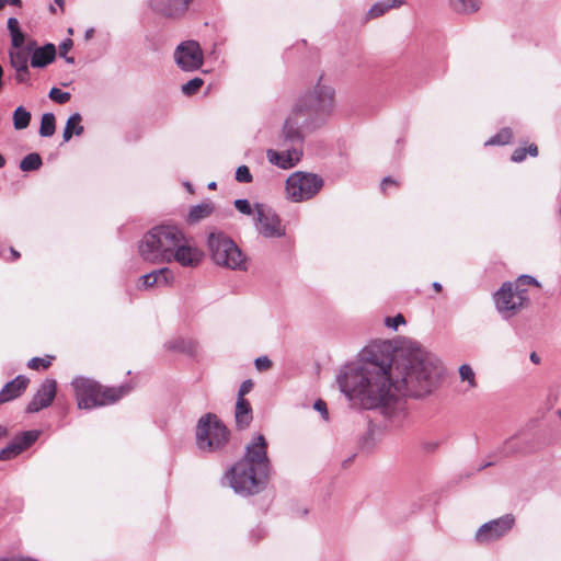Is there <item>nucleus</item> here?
<instances>
[{
    "instance_id": "1",
    "label": "nucleus",
    "mask_w": 561,
    "mask_h": 561,
    "mask_svg": "<svg viewBox=\"0 0 561 561\" xmlns=\"http://www.w3.org/2000/svg\"><path fill=\"white\" fill-rule=\"evenodd\" d=\"M442 374L440 360L425 350L391 356L381 346L371 345L360 352L359 362L341 369L337 383L341 391L350 400L358 401L362 408L380 409L385 415H390L397 393L422 398L431 393Z\"/></svg>"
},
{
    "instance_id": "2",
    "label": "nucleus",
    "mask_w": 561,
    "mask_h": 561,
    "mask_svg": "<svg viewBox=\"0 0 561 561\" xmlns=\"http://www.w3.org/2000/svg\"><path fill=\"white\" fill-rule=\"evenodd\" d=\"M267 446L264 435L257 434L247 445L243 457L226 472L225 478L237 494L251 496L266 488L271 472Z\"/></svg>"
},
{
    "instance_id": "3",
    "label": "nucleus",
    "mask_w": 561,
    "mask_h": 561,
    "mask_svg": "<svg viewBox=\"0 0 561 561\" xmlns=\"http://www.w3.org/2000/svg\"><path fill=\"white\" fill-rule=\"evenodd\" d=\"M334 106L333 88L321 83V79L312 90L307 91L297 100L294 112L302 117V126L312 131L325 124Z\"/></svg>"
},
{
    "instance_id": "4",
    "label": "nucleus",
    "mask_w": 561,
    "mask_h": 561,
    "mask_svg": "<svg viewBox=\"0 0 561 561\" xmlns=\"http://www.w3.org/2000/svg\"><path fill=\"white\" fill-rule=\"evenodd\" d=\"M183 231L172 225H160L153 227L138 243L140 257L149 263H170V254Z\"/></svg>"
},
{
    "instance_id": "5",
    "label": "nucleus",
    "mask_w": 561,
    "mask_h": 561,
    "mask_svg": "<svg viewBox=\"0 0 561 561\" xmlns=\"http://www.w3.org/2000/svg\"><path fill=\"white\" fill-rule=\"evenodd\" d=\"M71 386L76 393L78 408L84 410L113 404L131 389L128 385L103 388L98 381L82 376L76 377Z\"/></svg>"
},
{
    "instance_id": "6",
    "label": "nucleus",
    "mask_w": 561,
    "mask_h": 561,
    "mask_svg": "<svg viewBox=\"0 0 561 561\" xmlns=\"http://www.w3.org/2000/svg\"><path fill=\"white\" fill-rule=\"evenodd\" d=\"M230 431L215 413L202 415L195 427V440L199 451L214 454L221 451L229 443Z\"/></svg>"
},
{
    "instance_id": "7",
    "label": "nucleus",
    "mask_w": 561,
    "mask_h": 561,
    "mask_svg": "<svg viewBox=\"0 0 561 561\" xmlns=\"http://www.w3.org/2000/svg\"><path fill=\"white\" fill-rule=\"evenodd\" d=\"M208 250L213 261L230 270H245V256L226 233L213 231L208 234Z\"/></svg>"
},
{
    "instance_id": "8",
    "label": "nucleus",
    "mask_w": 561,
    "mask_h": 561,
    "mask_svg": "<svg viewBox=\"0 0 561 561\" xmlns=\"http://www.w3.org/2000/svg\"><path fill=\"white\" fill-rule=\"evenodd\" d=\"M496 309L505 317L515 314L526 301L528 295L526 289H516L512 282H505L494 294Z\"/></svg>"
},
{
    "instance_id": "9",
    "label": "nucleus",
    "mask_w": 561,
    "mask_h": 561,
    "mask_svg": "<svg viewBox=\"0 0 561 561\" xmlns=\"http://www.w3.org/2000/svg\"><path fill=\"white\" fill-rule=\"evenodd\" d=\"M174 61L183 71L198 70L204 64V55L198 42L185 41L179 44L174 50Z\"/></svg>"
},
{
    "instance_id": "10",
    "label": "nucleus",
    "mask_w": 561,
    "mask_h": 561,
    "mask_svg": "<svg viewBox=\"0 0 561 561\" xmlns=\"http://www.w3.org/2000/svg\"><path fill=\"white\" fill-rule=\"evenodd\" d=\"M323 186V178H286V193L298 203L314 196Z\"/></svg>"
},
{
    "instance_id": "11",
    "label": "nucleus",
    "mask_w": 561,
    "mask_h": 561,
    "mask_svg": "<svg viewBox=\"0 0 561 561\" xmlns=\"http://www.w3.org/2000/svg\"><path fill=\"white\" fill-rule=\"evenodd\" d=\"M256 229L264 238H280L286 233L279 216L263 204L255 205Z\"/></svg>"
},
{
    "instance_id": "12",
    "label": "nucleus",
    "mask_w": 561,
    "mask_h": 561,
    "mask_svg": "<svg viewBox=\"0 0 561 561\" xmlns=\"http://www.w3.org/2000/svg\"><path fill=\"white\" fill-rule=\"evenodd\" d=\"M515 518L506 514L496 519L484 523L476 533V540L479 543H489L506 535L514 526Z\"/></svg>"
},
{
    "instance_id": "13",
    "label": "nucleus",
    "mask_w": 561,
    "mask_h": 561,
    "mask_svg": "<svg viewBox=\"0 0 561 561\" xmlns=\"http://www.w3.org/2000/svg\"><path fill=\"white\" fill-rule=\"evenodd\" d=\"M179 240L181 242H176L174 250L170 254V263L174 261L183 267L197 266L202 261L203 253L188 243L184 233H182Z\"/></svg>"
},
{
    "instance_id": "14",
    "label": "nucleus",
    "mask_w": 561,
    "mask_h": 561,
    "mask_svg": "<svg viewBox=\"0 0 561 561\" xmlns=\"http://www.w3.org/2000/svg\"><path fill=\"white\" fill-rule=\"evenodd\" d=\"M37 430L24 431L18 434L13 440L0 450V460L7 461L30 448L39 437Z\"/></svg>"
},
{
    "instance_id": "15",
    "label": "nucleus",
    "mask_w": 561,
    "mask_h": 561,
    "mask_svg": "<svg viewBox=\"0 0 561 561\" xmlns=\"http://www.w3.org/2000/svg\"><path fill=\"white\" fill-rule=\"evenodd\" d=\"M304 130L307 129L302 126V117L296 115L293 111L283 125L282 136L284 145H288L289 148L297 147L301 149L305 141Z\"/></svg>"
},
{
    "instance_id": "16",
    "label": "nucleus",
    "mask_w": 561,
    "mask_h": 561,
    "mask_svg": "<svg viewBox=\"0 0 561 561\" xmlns=\"http://www.w3.org/2000/svg\"><path fill=\"white\" fill-rule=\"evenodd\" d=\"M57 382L55 379H45L26 408L27 413H36L48 408L56 397Z\"/></svg>"
},
{
    "instance_id": "17",
    "label": "nucleus",
    "mask_w": 561,
    "mask_h": 561,
    "mask_svg": "<svg viewBox=\"0 0 561 561\" xmlns=\"http://www.w3.org/2000/svg\"><path fill=\"white\" fill-rule=\"evenodd\" d=\"M193 0H149L150 8L168 19H178L188 9Z\"/></svg>"
},
{
    "instance_id": "18",
    "label": "nucleus",
    "mask_w": 561,
    "mask_h": 561,
    "mask_svg": "<svg viewBox=\"0 0 561 561\" xmlns=\"http://www.w3.org/2000/svg\"><path fill=\"white\" fill-rule=\"evenodd\" d=\"M302 149L297 147L287 148L282 151L268 149L266 151L267 160L271 164L276 165L283 170L290 169L300 160Z\"/></svg>"
},
{
    "instance_id": "19",
    "label": "nucleus",
    "mask_w": 561,
    "mask_h": 561,
    "mask_svg": "<svg viewBox=\"0 0 561 561\" xmlns=\"http://www.w3.org/2000/svg\"><path fill=\"white\" fill-rule=\"evenodd\" d=\"M30 379L24 375L16 376L13 380L7 382L0 390V404L12 401L26 390Z\"/></svg>"
},
{
    "instance_id": "20",
    "label": "nucleus",
    "mask_w": 561,
    "mask_h": 561,
    "mask_svg": "<svg viewBox=\"0 0 561 561\" xmlns=\"http://www.w3.org/2000/svg\"><path fill=\"white\" fill-rule=\"evenodd\" d=\"M141 287L168 286L174 280V274L169 267H161L141 276Z\"/></svg>"
},
{
    "instance_id": "21",
    "label": "nucleus",
    "mask_w": 561,
    "mask_h": 561,
    "mask_svg": "<svg viewBox=\"0 0 561 561\" xmlns=\"http://www.w3.org/2000/svg\"><path fill=\"white\" fill-rule=\"evenodd\" d=\"M56 58V47L51 43L41 46L30 57V64L33 68H45Z\"/></svg>"
},
{
    "instance_id": "22",
    "label": "nucleus",
    "mask_w": 561,
    "mask_h": 561,
    "mask_svg": "<svg viewBox=\"0 0 561 561\" xmlns=\"http://www.w3.org/2000/svg\"><path fill=\"white\" fill-rule=\"evenodd\" d=\"M236 425L239 430L247 428L253 420L250 402L244 398H238L234 410Z\"/></svg>"
},
{
    "instance_id": "23",
    "label": "nucleus",
    "mask_w": 561,
    "mask_h": 561,
    "mask_svg": "<svg viewBox=\"0 0 561 561\" xmlns=\"http://www.w3.org/2000/svg\"><path fill=\"white\" fill-rule=\"evenodd\" d=\"M82 116L80 113L76 112L71 114L65 125L64 133H62V139L64 142H68L73 135L80 136L83 134L84 128L81 125Z\"/></svg>"
},
{
    "instance_id": "24",
    "label": "nucleus",
    "mask_w": 561,
    "mask_h": 561,
    "mask_svg": "<svg viewBox=\"0 0 561 561\" xmlns=\"http://www.w3.org/2000/svg\"><path fill=\"white\" fill-rule=\"evenodd\" d=\"M31 119V112L22 105L18 106L12 114L13 127L16 130L27 128L30 126Z\"/></svg>"
},
{
    "instance_id": "25",
    "label": "nucleus",
    "mask_w": 561,
    "mask_h": 561,
    "mask_svg": "<svg viewBox=\"0 0 561 561\" xmlns=\"http://www.w3.org/2000/svg\"><path fill=\"white\" fill-rule=\"evenodd\" d=\"M10 64L15 69V71H24L28 72V55L25 54L22 49L11 50L9 54Z\"/></svg>"
},
{
    "instance_id": "26",
    "label": "nucleus",
    "mask_w": 561,
    "mask_h": 561,
    "mask_svg": "<svg viewBox=\"0 0 561 561\" xmlns=\"http://www.w3.org/2000/svg\"><path fill=\"white\" fill-rule=\"evenodd\" d=\"M56 131V117L54 113H44L41 118L38 134L41 137H51Z\"/></svg>"
},
{
    "instance_id": "27",
    "label": "nucleus",
    "mask_w": 561,
    "mask_h": 561,
    "mask_svg": "<svg viewBox=\"0 0 561 561\" xmlns=\"http://www.w3.org/2000/svg\"><path fill=\"white\" fill-rule=\"evenodd\" d=\"M453 9L462 14H472L480 9V0H450Z\"/></svg>"
},
{
    "instance_id": "28",
    "label": "nucleus",
    "mask_w": 561,
    "mask_h": 561,
    "mask_svg": "<svg viewBox=\"0 0 561 561\" xmlns=\"http://www.w3.org/2000/svg\"><path fill=\"white\" fill-rule=\"evenodd\" d=\"M42 164L43 160L41 154L37 152H31L20 161V169L23 172H34L37 171Z\"/></svg>"
},
{
    "instance_id": "29",
    "label": "nucleus",
    "mask_w": 561,
    "mask_h": 561,
    "mask_svg": "<svg viewBox=\"0 0 561 561\" xmlns=\"http://www.w3.org/2000/svg\"><path fill=\"white\" fill-rule=\"evenodd\" d=\"M524 448L522 445L516 440V436H512L508 439H506L502 447L499 448L496 453H494L493 457L501 455L502 457H508L511 455L523 453Z\"/></svg>"
},
{
    "instance_id": "30",
    "label": "nucleus",
    "mask_w": 561,
    "mask_h": 561,
    "mask_svg": "<svg viewBox=\"0 0 561 561\" xmlns=\"http://www.w3.org/2000/svg\"><path fill=\"white\" fill-rule=\"evenodd\" d=\"M213 211V207L209 204H199L191 207L187 220L190 222H198L199 220L208 217Z\"/></svg>"
},
{
    "instance_id": "31",
    "label": "nucleus",
    "mask_w": 561,
    "mask_h": 561,
    "mask_svg": "<svg viewBox=\"0 0 561 561\" xmlns=\"http://www.w3.org/2000/svg\"><path fill=\"white\" fill-rule=\"evenodd\" d=\"M167 348L170 351L181 352V353H192L194 350V345L192 341H187L183 337H176L172 341H169L165 344Z\"/></svg>"
},
{
    "instance_id": "32",
    "label": "nucleus",
    "mask_w": 561,
    "mask_h": 561,
    "mask_svg": "<svg viewBox=\"0 0 561 561\" xmlns=\"http://www.w3.org/2000/svg\"><path fill=\"white\" fill-rule=\"evenodd\" d=\"M529 154L530 157H537L538 156V147L535 144H530L528 147H519L514 150L512 153L511 160L513 162H522L525 160L526 156Z\"/></svg>"
},
{
    "instance_id": "33",
    "label": "nucleus",
    "mask_w": 561,
    "mask_h": 561,
    "mask_svg": "<svg viewBox=\"0 0 561 561\" xmlns=\"http://www.w3.org/2000/svg\"><path fill=\"white\" fill-rule=\"evenodd\" d=\"M513 138V133L510 128L501 129L496 135L492 136L486 142V146L506 145Z\"/></svg>"
},
{
    "instance_id": "34",
    "label": "nucleus",
    "mask_w": 561,
    "mask_h": 561,
    "mask_svg": "<svg viewBox=\"0 0 561 561\" xmlns=\"http://www.w3.org/2000/svg\"><path fill=\"white\" fill-rule=\"evenodd\" d=\"M390 9L388 7V2L386 0L378 1L374 3L370 9L367 11L366 18L367 20L376 19L383 15Z\"/></svg>"
},
{
    "instance_id": "35",
    "label": "nucleus",
    "mask_w": 561,
    "mask_h": 561,
    "mask_svg": "<svg viewBox=\"0 0 561 561\" xmlns=\"http://www.w3.org/2000/svg\"><path fill=\"white\" fill-rule=\"evenodd\" d=\"M204 84V80L199 77H195L191 80H188L186 83L182 85V93L191 96L197 93V91L202 88Z\"/></svg>"
},
{
    "instance_id": "36",
    "label": "nucleus",
    "mask_w": 561,
    "mask_h": 561,
    "mask_svg": "<svg viewBox=\"0 0 561 561\" xmlns=\"http://www.w3.org/2000/svg\"><path fill=\"white\" fill-rule=\"evenodd\" d=\"M459 376L462 381H467L471 388L477 386L474 371L468 364H462L459 367Z\"/></svg>"
},
{
    "instance_id": "37",
    "label": "nucleus",
    "mask_w": 561,
    "mask_h": 561,
    "mask_svg": "<svg viewBox=\"0 0 561 561\" xmlns=\"http://www.w3.org/2000/svg\"><path fill=\"white\" fill-rule=\"evenodd\" d=\"M48 96L51 101L58 104H65L70 100L71 94L69 92L62 91L59 88L54 87L50 89Z\"/></svg>"
},
{
    "instance_id": "38",
    "label": "nucleus",
    "mask_w": 561,
    "mask_h": 561,
    "mask_svg": "<svg viewBox=\"0 0 561 561\" xmlns=\"http://www.w3.org/2000/svg\"><path fill=\"white\" fill-rule=\"evenodd\" d=\"M53 357L42 358V357H33L28 360L27 367L31 369H47L50 366V359Z\"/></svg>"
},
{
    "instance_id": "39",
    "label": "nucleus",
    "mask_w": 561,
    "mask_h": 561,
    "mask_svg": "<svg viewBox=\"0 0 561 561\" xmlns=\"http://www.w3.org/2000/svg\"><path fill=\"white\" fill-rule=\"evenodd\" d=\"M516 289H525L527 285H536L539 286L538 280L530 275H520L515 283H513Z\"/></svg>"
},
{
    "instance_id": "40",
    "label": "nucleus",
    "mask_w": 561,
    "mask_h": 561,
    "mask_svg": "<svg viewBox=\"0 0 561 561\" xmlns=\"http://www.w3.org/2000/svg\"><path fill=\"white\" fill-rule=\"evenodd\" d=\"M236 209L243 215H252L253 208L245 198H238L233 202Z\"/></svg>"
},
{
    "instance_id": "41",
    "label": "nucleus",
    "mask_w": 561,
    "mask_h": 561,
    "mask_svg": "<svg viewBox=\"0 0 561 561\" xmlns=\"http://www.w3.org/2000/svg\"><path fill=\"white\" fill-rule=\"evenodd\" d=\"M11 45L14 49H22L25 44L26 34L21 30L10 35Z\"/></svg>"
},
{
    "instance_id": "42",
    "label": "nucleus",
    "mask_w": 561,
    "mask_h": 561,
    "mask_svg": "<svg viewBox=\"0 0 561 561\" xmlns=\"http://www.w3.org/2000/svg\"><path fill=\"white\" fill-rule=\"evenodd\" d=\"M400 182L397 178H382L380 182V190L383 194H387L391 188H398L400 186Z\"/></svg>"
},
{
    "instance_id": "43",
    "label": "nucleus",
    "mask_w": 561,
    "mask_h": 561,
    "mask_svg": "<svg viewBox=\"0 0 561 561\" xmlns=\"http://www.w3.org/2000/svg\"><path fill=\"white\" fill-rule=\"evenodd\" d=\"M404 323H405V319L401 313H398L396 317H388L385 320V324L388 328L393 329V330H398V327L400 324H404Z\"/></svg>"
},
{
    "instance_id": "44",
    "label": "nucleus",
    "mask_w": 561,
    "mask_h": 561,
    "mask_svg": "<svg viewBox=\"0 0 561 561\" xmlns=\"http://www.w3.org/2000/svg\"><path fill=\"white\" fill-rule=\"evenodd\" d=\"M257 370L263 371L272 367V360L267 356H260L254 360Z\"/></svg>"
},
{
    "instance_id": "45",
    "label": "nucleus",
    "mask_w": 561,
    "mask_h": 561,
    "mask_svg": "<svg viewBox=\"0 0 561 561\" xmlns=\"http://www.w3.org/2000/svg\"><path fill=\"white\" fill-rule=\"evenodd\" d=\"M313 408H314V410H317L318 412L321 413L323 420H328L329 419V412H328L327 403L323 400L318 399L314 402Z\"/></svg>"
},
{
    "instance_id": "46",
    "label": "nucleus",
    "mask_w": 561,
    "mask_h": 561,
    "mask_svg": "<svg viewBox=\"0 0 561 561\" xmlns=\"http://www.w3.org/2000/svg\"><path fill=\"white\" fill-rule=\"evenodd\" d=\"M253 388V381L251 379L244 380L239 388L238 398H244Z\"/></svg>"
},
{
    "instance_id": "47",
    "label": "nucleus",
    "mask_w": 561,
    "mask_h": 561,
    "mask_svg": "<svg viewBox=\"0 0 561 561\" xmlns=\"http://www.w3.org/2000/svg\"><path fill=\"white\" fill-rule=\"evenodd\" d=\"M72 46H73L72 39H70V38L64 39L59 45V56L66 57V55L72 48Z\"/></svg>"
},
{
    "instance_id": "48",
    "label": "nucleus",
    "mask_w": 561,
    "mask_h": 561,
    "mask_svg": "<svg viewBox=\"0 0 561 561\" xmlns=\"http://www.w3.org/2000/svg\"><path fill=\"white\" fill-rule=\"evenodd\" d=\"M7 27L10 35L21 31L20 23L16 18H9L7 22Z\"/></svg>"
},
{
    "instance_id": "49",
    "label": "nucleus",
    "mask_w": 561,
    "mask_h": 561,
    "mask_svg": "<svg viewBox=\"0 0 561 561\" xmlns=\"http://www.w3.org/2000/svg\"><path fill=\"white\" fill-rule=\"evenodd\" d=\"M38 48L39 47L37 46L36 41L31 39L26 44H24V46L22 47V50L31 57L32 54H34V51Z\"/></svg>"
},
{
    "instance_id": "50",
    "label": "nucleus",
    "mask_w": 561,
    "mask_h": 561,
    "mask_svg": "<svg viewBox=\"0 0 561 561\" xmlns=\"http://www.w3.org/2000/svg\"><path fill=\"white\" fill-rule=\"evenodd\" d=\"M265 535H266V531L263 527H256V528L252 529L250 533V537L255 541L264 538Z\"/></svg>"
},
{
    "instance_id": "51",
    "label": "nucleus",
    "mask_w": 561,
    "mask_h": 561,
    "mask_svg": "<svg viewBox=\"0 0 561 561\" xmlns=\"http://www.w3.org/2000/svg\"><path fill=\"white\" fill-rule=\"evenodd\" d=\"M28 75H30V71H28V72H24V71H16L15 80H16L19 83H25V82H27V80H28Z\"/></svg>"
},
{
    "instance_id": "52",
    "label": "nucleus",
    "mask_w": 561,
    "mask_h": 561,
    "mask_svg": "<svg viewBox=\"0 0 561 561\" xmlns=\"http://www.w3.org/2000/svg\"><path fill=\"white\" fill-rule=\"evenodd\" d=\"M234 175H251L250 169L247 165H240L236 169Z\"/></svg>"
},
{
    "instance_id": "53",
    "label": "nucleus",
    "mask_w": 561,
    "mask_h": 561,
    "mask_svg": "<svg viewBox=\"0 0 561 561\" xmlns=\"http://www.w3.org/2000/svg\"><path fill=\"white\" fill-rule=\"evenodd\" d=\"M389 9L399 8L404 3V0H386Z\"/></svg>"
},
{
    "instance_id": "54",
    "label": "nucleus",
    "mask_w": 561,
    "mask_h": 561,
    "mask_svg": "<svg viewBox=\"0 0 561 561\" xmlns=\"http://www.w3.org/2000/svg\"><path fill=\"white\" fill-rule=\"evenodd\" d=\"M437 443H425L423 447L427 453H431L437 448Z\"/></svg>"
},
{
    "instance_id": "55",
    "label": "nucleus",
    "mask_w": 561,
    "mask_h": 561,
    "mask_svg": "<svg viewBox=\"0 0 561 561\" xmlns=\"http://www.w3.org/2000/svg\"><path fill=\"white\" fill-rule=\"evenodd\" d=\"M529 358H530L531 363H534L536 365H538L540 363V357L536 352L530 353Z\"/></svg>"
},
{
    "instance_id": "56",
    "label": "nucleus",
    "mask_w": 561,
    "mask_h": 561,
    "mask_svg": "<svg viewBox=\"0 0 561 561\" xmlns=\"http://www.w3.org/2000/svg\"><path fill=\"white\" fill-rule=\"evenodd\" d=\"M4 4L13 5V7H21L22 0H4Z\"/></svg>"
},
{
    "instance_id": "57",
    "label": "nucleus",
    "mask_w": 561,
    "mask_h": 561,
    "mask_svg": "<svg viewBox=\"0 0 561 561\" xmlns=\"http://www.w3.org/2000/svg\"><path fill=\"white\" fill-rule=\"evenodd\" d=\"M289 175H317L313 172H307V171H295L290 173Z\"/></svg>"
},
{
    "instance_id": "58",
    "label": "nucleus",
    "mask_w": 561,
    "mask_h": 561,
    "mask_svg": "<svg viewBox=\"0 0 561 561\" xmlns=\"http://www.w3.org/2000/svg\"><path fill=\"white\" fill-rule=\"evenodd\" d=\"M9 434L8 427L4 425H0V438L7 437Z\"/></svg>"
},
{
    "instance_id": "59",
    "label": "nucleus",
    "mask_w": 561,
    "mask_h": 561,
    "mask_svg": "<svg viewBox=\"0 0 561 561\" xmlns=\"http://www.w3.org/2000/svg\"><path fill=\"white\" fill-rule=\"evenodd\" d=\"M94 34V30L93 28H88L84 33V39H90Z\"/></svg>"
},
{
    "instance_id": "60",
    "label": "nucleus",
    "mask_w": 561,
    "mask_h": 561,
    "mask_svg": "<svg viewBox=\"0 0 561 561\" xmlns=\"http://www.w3.org/2000/svg\"><path fill=\"white\" fill-rule=\"evenodd\" d=\"M432 287H433V289H434V290H436V291H440V290H442V284H440L439 282H434V283L432 284Z\"/></svg>"
},
{
    "instance_id": "61",
    "label": "nucleus",
    "mask_w": 561,
    "mask_h": 561,
    "mask_svg": "<svg viewBox=\"0 0 561 561\" xmlns=\"http://www.w3.org/2000/svg\"><path fill=\"white\" fill-rule=\"evenodd\" d=\"M252 179L253 178H236V180L241 183H250Z\"/></svg>"
},
{
    "instance_id": "62",
    "label": "nucleus",
    "mask_w": 561,
    "mask_h": 561,
    "mask_svg": "<svg viewBox=\"0 0 561 561\" xmlns=\"http://www.w3.org/2000/svg\"><path fill=\"white\" fill-rule=\"evenodd\" d=\"M354 457H355V455H353V456L348 457L347 459H345L343 461V467L346 468L353 461Z\"/></svg>"
},
{
    "instance_id": "63",
    "label": "nucleus",
    "mask_w": 561,
    "mask_h": 561,
    "mask_svg": "<svg viewBox=\"0 0 561 561\" xmlns=\"http://www.w3.org/2000/svg\"><path fill=\"white\" fill-rule=\"evenodd\" d=\"M67 64H71L73 65L75 64V58L72 56H68L66 55V57H62Z\"/></svg>"
},
{
    "instance_id": "64",
    "label": "nucleus",
    "mask_w": 561,
    "mask_h": 561,
    "mask_svg": "<svg viewBox=\"0 0 561 561\" xmlns=\"http://www.w3.org/2000/svg\"><path fill=\"white\" fill-rule=\"evenodd\" d=\"M494 463H495L494 461H488V462H485V463H482V465L480 466V468H479V469L481 470V469H484V468L491 467V466H493Z\"/></svg>"
}]
</instances>
